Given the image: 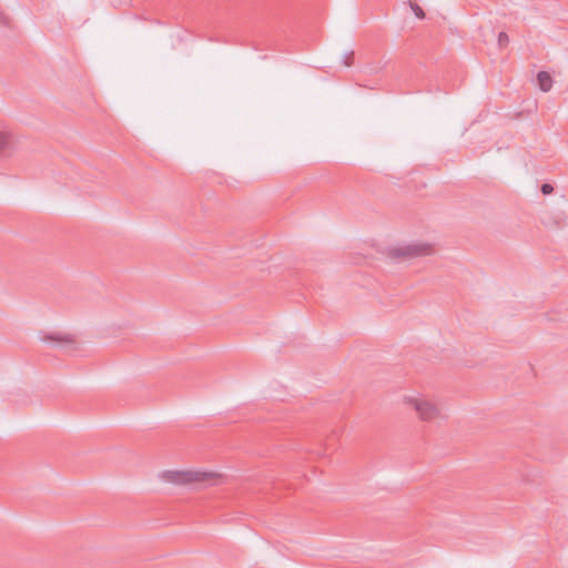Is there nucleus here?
I'll list each match as a JSON object with an SVG mask.
<instances>
[{
	"instance_id": "nucleus-1",
	"label": "nucleus",
	"mask_w": 568,
	"mask_h": 568,
	"mask_svg": "<svg viewBox=\"0 0 568 568\" xmlns=\"http://www.w3.org/2000/svg\"><path fill=\"white\" fill-rule=\"evenodd\" d=\"M163 483L174 486H190L193 488H206L219 485L222 481L221 476L214 471L203 470H163L158 475Z\"/></svg>"
},
{
	"instance_id": "nucleus-2",
	"label": "nucleus",
	"mask_w": 568,
	"mask_h": 568,
	"mask_svg": "<svg viewBox=\"0 0 568 568\" xmlns=\"http://www.w3.org/2000/svg\"><path fill=\"white\" fill-rule=\"evenodd\" d=\"M404 403L414 409L423 422H432L442 416L438 404L423 395H410L404 397Z\"/></svg>"
},
{
	"instance_id": "nucleus-3",
	"label": "nucleus",
	"mask_w": 568,
	"mask_h": 568,
	"mask_svg": "<svg viewBox=\"0 0 568 568\" xmlns=\"http://www.w3.org/2000/svg\"><path fill=\"white\" fill-rule=\"evenodd\" d=\"M435 253V247L429 242L414 241L398 245L390 250L393 257H402L406 260L429 256Z\"/></svg>"
},
{
	"instance_id": "nucleus-4",
	"label": "nucleus",
	"mask_w": 568,
	"mask_h": 568,
	"mask_svg": "<svg viewBox=\"0 0 568 568\" xmlns=\"http://www.w3.org/2000/svg\"><path fill=\"white\" fill-rule=\"evenodd\" d=\"M537 83L538 88L542 92H548L551 90L554 81L551 75L547 71H539L537 74Z\"/></svg>"
},
{
	"instance_id": "nucleus-5",
	"label": "nucleus",
	"mask_w": 568,
	"mask_h": 568,
	"mask_svg": "<svg viewBox=\"0 0 568 568\" xmlns=\"http://www.w3.org/2000/svg\"><path fill=\"white\" fill-rule=\"evenodd\" d=\"M12 136L8 132L0 131V153H4L11 149Z\"/></svg>"
},
{
	"instance_id": "nucleus-6",
	"label": "nucleus",
	"mask_w": 568,
	"mask_h": 568,
	"mask_svg": "<svg viewBox=\"0 0 568 568\" xmlns=\"http://www.w3.org/2000/svg\"><path fill=\"white\" fill-rule=\"evenodd\" d=\"M410 8H412V10L414 11L415 16L418 19H424L425 18L424 10L417 3L410 2Z\"/></svg>"
},
{
	"instance_id": "nucleus-7",
	"label": "nucleus",
	"mask_w": 568,
	"mask_h": 568,
	"mask_svg": "<svg viewBox=\"0 0 568 568\" xmlns=\"http://www.w3.org/2000/svg\"><path fill=\"white\" fill-rule=\"evenodd\" d=\"M497 41L500 48H505L509 42L508 34L504 31L499 32Z\"/></svg>"
},
{
	"instance_id": "nucleus-8",
	"label": "nucleus",
	"mask_w": 568,
	"mask_h": 568,
	"mask_svg": "<svg viewBox=\"0 0 568 568\" xmlns=\"http://www.w3.org/2000/svg\"><path fill=\"white\" fill-rule=\"evenodd\" d=\"M354 62V51L346 52L343 57V64L345 67H351Z\"/></svg>"
},
{
	"instance_id": "nucleus-9",
	"label": "nucleus",
	"mask_w": 568,
	"mask_h": 568,
	"mask_svg": "<svg viewBox=\"0 0 568 568\" xmlns=\"http://www.w3.org/2000/svg\"><path fill=\"white\" fill-rule=\"evenodd\" d=\"M552 191H554V187L550 184L545 183V184L541 185L542 194L547 195V194L552 193Z\"/></svg>"
},
{
	"instance_id": "nucleus-10",
	"label": "nucleus",
	"mask_w": 568,
	"mask_h": 568,
	"mask_svg": "<svg viewBox=\"0 0 568 568\" xmlns=\"http://www.w3.org/2000/svg\"><path fill=\"white\" fill-rule=\"evenodd\" d=\"M44 341H58V337H54L53 335H48L43 338Z\"/></svg>"
}]
</instances>
